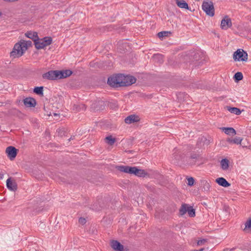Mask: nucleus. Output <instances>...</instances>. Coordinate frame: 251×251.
I'll list each match as a JSON object with an SVG mask.
<instances>
[{"label":"nucleus","instance_id":"1","mask_svg":"<svg viewBox=\"0 0 251 251\" xmlns=\"http://www.w3.org/2000/svg\"><path fill=\"white\" fill-rule=\"evenodd\" d=\"M111 167L113 171L114 169H115L117 171L125 173H148V170L141 169L138 167L112 165Z\"/></svg>","mask_w":251,"mask_h":251},{"label":"nucleus","instance_id":"2","mask_svg":"<svg viewBox=\"0 0 251 251\" xmlns=\"http://www.w3.org/2000/svg\"><path fill=\"white\" fill-rule=\"evenodd\" d=\"M26 50L27 48H25V46L22 45L20 41L14 45L13 50L10 52V57L13 58H19L22 56Z\"/></svg>","mask_w":251,"mask_h":251},{"label":"nucleus","instance_id":"3","mask_svg":"<svg viewBox=\"0 0 251 251\" xmlns=\"http://www.w3.org/2000/svg\"><path fill=\"white\" fill-rule=\"evenodd\" d=\"M202 9L207 15L211 17L214 15V7L212 1H204L202 4Z\"/></svg>","mask_w":251,"mask_h":251},{"label":"nucleus","instance_id":"4","mask_svg":"<svg viewBox=\"0 0 251 251\" xmlns=\"http://www.w3.org/2000/svg\"><path fill=\"white\" fill-rule=\"evenodd\" d=\"M119 76L121 79V86H127L131 85V84L135 83L136 79L130 75H125L122 74H119Z\"/></svg>","mask_w":251,"mask_h":251},{"label":"nucleus","instance_id":"5","mask_svg":"<svg viewBox=\"0 0 251 251\" xmlns=\"http://www.w3.org/2000/svg\"><path fill=\"white\" fill-rule=\"evenodd\" d=\"M233 58L235 61H247L248 53L243 49H238L234 52Z\"/></svg>","mask_w":251,"mask_h":251},{"label":"nucleus","instance_id":"6","mask_svg":"<svg viewBox=\"0 0 251 251\" xmlns=\"http://www.w3.org/2000/svg\"><path fill=\"white\" fill-rule=\"evenodd\" d=\"M107 83L112 87L118 88L121 87V79L119 76V74L112 75L108 77Z\"/></svg>","mask_w":251,"mask_h":251},{"label":"nucleus","instance_id":"7","mask_svg":"<svg viewBox=\"0 0 251 251\" xmlns=\"http://www.w3.org/2000/svg\"><path fill=\"white\" fill-rule=\"evenodd\" d=\"M173 158V160L175 163L179 164L181 162H184L185 160H187V157L184 156L183 154H182L180 151H178L176 149H175L174 150Z\"/></svg>","mask_w":251,"mask_h":251},{"label":"nucleus","instance_id":"8","mask_svg":"<svg viewBox=\"0 0 251 251\" xmlns=\"http://www.w3.org/2000/svg\"><path fill=\"white\" fill-rule=\"evenodd\" d=\"M43 79L49 80H54L58 79V70L49 71L44 73L42 75Z\"/></svg>","mask_w":251,"mask_h":251},{"label":"nucleus","instance_id":"9","mask_svg":"<svg viewBox=\"0 0 251 251\" xmlns=\"http://www.w3.org/2000/svg\"><path fill=\"white\" fill-rule=\"evenodd\" d=\"M49 176L54 179L55 181L58 182H66V183H70V182L65 177L66 176L65 174H61L62 176H60L58 175V174H48Z\"/></svg>","mask_w":251,"mask_h":251},{"label":"nucleus","instance_id":"10","mask_svg":"<svg viewBox=\"0 0 251 251\" xmlns=\"http://www.w3.org/2000/svg\"><path fill=\"white\" fill-rule=\"evenodd\" d=\"M5 152L8 157L11 160H13L15 158L17 154L18 150H17L14 147L9 146L6 149Z\"/></svg>","mask_w":251,"mask_h":251},{"label":"nucleus","instance_id":"11","mask_svg":"<svg viewBox=\"0 0 251 251\" xmlns=\"http://www.w3.org/2000/svg\"><path fill=\"white\" fill-rule=\"evenodd\" d=\"M7 188L12 191H16L18 189L17 184L15 179L11 177H9L6 180Z\"/></svg>","mask_w":251,"mask_h":251},{"label":"nucleus","instance_id":"12","mask_svg":"<svg viewBox=\"0 0 251 251\" xmlns=\"http://www.w3.org/2000/svg\"><path fill=\"white\" fill-rule=\"evenodd\" d=\"M231 26L232 22L231 19L227 16H226L221 21V28L222 29L226 30L228 28L231 27Z\"/></svg>","mask_w":251,"mask_h":251},{"label":"nucleus","instance_id":"13","mask_svg":"<svg viewBox=\"0 0 251 251\" xmlns=\"http://www.w3.org/2000/svg\"><path fill=\"white\" fill-rule=\"evenodd\" d=\"M110 246L115 251H124V246L117 240H112L110 242Z\"/></svg>","mask_w":251,"mask_h":251},{"label":"nucleus","instance_id":"14","mask_svg":"<svg viewBox=\"0 0 251 251\" xmlns=\"http://www.w3.org/2000/svg\"><path fill=\"white\" fill-rule=\"evenodd\" d=\"M25 105L27 107H34L36 104V100L32 98H26L23 100Z\"/></svg>","mask_w":251,"mask_h":251},{"label":"nucleus","instance_id":"15","mask_svg":"<svg viewBox=\"0 0 251 251\" xmlns=\"http://www.w3.org/2000/svg\"><path fill=\"white\" fill-rule=\"evenodd\" d=\"M140 121L139 116L136 115H130L125 119V122L127 124L138 122Z\"/></svg>","mask_w":251,"mask_h":251},{"label":"nucleus","instance_id":"16","mask_svg":"<svg viewBox=\"0 0 251 251\" xmlns=\"http://www.w3.org/2000/svg\"><path fill=\"white\" fill-rule=\"evenodd\" d=\"M72 71L70 70L62 71L58 70V79L66 78L68 76H70L72 74Z\"/></svg>","mask_w":251,"mask_h":251},{"label":"nucleus","instance_id":"17","mask_svg":"<svg viewBox=\"0 0 251 251\" xmlns=\"http://www.w3.org/2000/svg\"><path fill=\"white\" fill-rule=\"evenodd\" d=\"M215 182L220 186L224 187H227L230 186L229 183L225 178L223 177H218L216 179Z\"/></svg>","mask_w":251,"mask_h":251},{"label":"nucleus","instance_id":"18","mask_svg":"<svg viewBox=\"0 0 251 251\" xmlns=\"http://www.w3.org/2000/svg\"><path fill=\"white\" fill-rule=\"evenodd\" d=\"M201 189L203 191L207 193L209 192L210 189L211 188V185L207 180H201Z\"/></svg>","mask_w":251,"mask_h":251},{"label":"nucleus","instance_id":"19","mask_svg":"<svg viewBox=\"0 0 251 251\" xmlns=\"http://www.w3.org/2000/svg\"><path fill=\"white\" fill-rule=\"evenodd\" d=\"M25 35L27 38L32 39L34 41V42H35V40H36V39L38 38L37 33L36 32L31 31H27L25 34Z\"/></svg>","mask_w":251,"mask_h":251},{"label":"nucleus","instance_id":"20","mask_svg":"<svg viewBox=\"0 0 251 251\" xmlns=\"http://www.w3.org/2000/svg\"><path fill=\"white\" fill-rule=\"evenodd\" d=\"M176 5L179 8L188 9V5L184 0H175Z\"/></svg>","mask_w":251,"mask_h":251},{"label":"nucleus","instance_id":"21","mask_svg":"<svg viewBox=\"0 0 251 251\" xmlns=\"http://www.w3.org/2000/svg\"><path fill=\"white\" fill-rule=\"evenodd\" d=\"M222 129L224 132L229 135H234L236 134V130L232 127H222Z\"/></svg>","mask_w":251,"mask_h":251},{"label":"nucleus","instance_id":"22","mask_svg":"<svg viewBox=\"0 0 251 251\" xmlns=\"http://www.w3.org/2000/svg\"><path fill=\"white\" fill-rule=\"evenodd\" d=\"M34 45L35 48L38 50L43 49L45 47V45L43 44L42 39H39V38L35 40Z\"/></svg>","mask_w":251,"mask_h":251},{"label":"nucleus","instance_id":"23","mask_svg":"<svg viewBox=\"0 0 251 251\" xmlns=\"http://www.w3.org/2000/svg\"><path fill=\"white\" fill-rule=\"evenodd\" d=\"M188 206H189L186 203H183L181 205V206L179 210V212L180 215L183 216L187 212Z\"/></svg>","mask_w":251,"mask_h":251},{"label":"nucleus","instance_id":"24","mask_svg":"<svg viewBox=\"0 0 251 251\" xmlns=\"http://www.w3.org/2000/svg\"><path fill=\"white\" fill-rule=\"evenodd\" d=\"M105 142L108 145L112 146L116 142V138H113L111 135L106 137L104 139Z\"/></svg>","mask_w":251,"mask_h":251},{"label":"nucleus","instance_id":"25","mask_svg":"<svg viewBox=\"0 0 251 251\" xmlns=\"http://www.w3.org/2000/svg\"><path fill=\"white\" fill-rule=\"evenodd\" d=\"M198 156L197 154H194L188 157V164L193 165L195 164L198 159Z\"/></svg>","mask_w":251,"mask_h":251},{"label":"nucleus","instance_id":"26","mask_svg":"<svg viewBox=\"0 0 251 251\" xmlns=\"http://www.w3.org/2000/svg\"><path fill=\"white\" fill-rule=\"evenodd\" d=\"M227 109L231 113L235 114L237 115H240L241 113L240 109L236 107L227 106Z\"/></svg>","mask_w":251,"mask_h":251},{"label":"nucleus","instance_id":"27","mask_svg":"<svg viewBox=\"0 0 251 251\" xmlns=\"http://www.w3.org/2000/svg\"><path fill=\"white\" fill-rule=\"evenodd\" d=\"M221 165L223 169L226 170L229 166V161L227 159H223L221 161Z\"/></svg>","mask_w":251,"mask_h":251},{"label":"nucleus","instance_id":"28","mask_svg":"<svg viewBox=\"0 0 251 251\" xmlns=\"http://www.w3.org/2000/svg\"><path fill=\"white\" fill-rule=\"evenodd\" d=\"M43 44L45 45V47L50 45L52 43V39L50 37H45L42 39Z\"/></svg>","mask_w":251,"mask_h":251},{"label":"nucleus","instance_id":"29","mask_svg":"<svg viewBox=\"0 0 251 251\" xmlns=\"http://www.w3.org/2000/svg\"><path fill=\"white\" fill-rule=\"evenodd\" d=\"M245 227L244 230L245 231H251V218L248 220L245 224Z\"/></svg>","mask_w":251,"mask_h":251},{"label":"nucleus","instance_id":"30","mask_svg":"<svg viewBox=\"0 0 251 251\" xmlns=\"http://www.w3.org/2000/svg\"><path fill=\"white\" fill-rule=\"evenodd\" d=\"M34 92L37 95L43 96V87H36L34 88Z\"/></svg>","mask_w":251,"mask_h":251},{"label":"nucleus","instance_id":"31","mask_svg":"<svg viewBox=\"0 0 251 251\" xmlns=\"http://www.w3.org/2000/svg\"><path fill=\"white\" fill-rule=\"evenodd\" d=\"M187 212L190 217H194L196 216L195 209L192 206H188Z\"/></svg>","mask_w":251,"mask_h":251},{"label":"nucleus","instance_id":"32","mask_svg":"<svg viewBox=\"0 0 251 251\" xmlns=\"http://www.w3.org/2000/svg\"><path fill=\"white\" fill-rule=\"evenodd\" d=\"M32 176L38 180H43L45 177L44 174H32Z\"/></svg>","mask_w":251,"mask_h":251},{"label":"nucleus","instance_id":"33","mask_svg":"<svg viewBox=\"0 0 251 251\" xmlns=\"http://www.w3.org/2000/svg\"><path fill=\"white\" fill-rule=\"evenodd\" d=\"M74 108L77 111H80L81 110H85L86 109V107L84 104H81L78 105H74Z\"/></svg>","mask_w":251,"mask_h":251},{"label":"nucleus","instance_id":"34","mask_svg":"<svg viewBox=\"0 0 251 251\" xmlns=\"http://www.w3.org/2000/svg\"><path fill=\"white\" fill-rule=\"evenodd\" d=\"M243 78V74L241 72H237L234 75V78L236 81H239L242 80Z\"/></svg>","mask_w":251,"mask_h":251},{"label":"nucleus","instance_id":"35","mask_svg":"<svg viewBox=\"0 0 251 251\" xmlns=\"http://www.w3.org/2000/svg\"><path fill=\"white\" fill-rule=\"evenodd\" d=\"M186 178L187 179V180L188 181L187 184L188 186H192L194 185L195 179L193 177H188V176H187L186 177Z\"/></svg>","mask_w":251,"mask_h":251},{"label":"nucleus","instance_id":"36","mask_svg":"<svg viewBox=\"0 0 251 251\" xmlns=\"http://www.w3.org/2000/svg\"><path fill=\"white\" fill-rule=\"evenodd\" d=\"M169 33L170 32L163 31L158 33L157 36L159 38H161L164 37L168 36Z\"/></svg>","mask_w":251,"mask_h":251},{"label":"nucleus","instance_id":"37","mask_svg":"<svg viewBox=\"0 0 251 251\" xmlns=\"http://www.w3.org/2000/svg\"><path fill=\"white\" fill-rule=\"evenodd\" d=\"M56 131L58 135L60 136H65L66 133V130L64 128H58Z\"/></svg>","mask_w":251,"mask_h":251},{"label":"nucleus","instance_id":"38","mask_svg":"<svg viewBox=\"0 0 251 251\" xmlns=\"http://www.w3.org/2000/svg\"><path fill=\"white\" fill-rule=\"evenodd\" d=\"M141 178L149 177V174H130Z\"/></svg>","mask_w":251,"mask_h":251},{"label":"nucleus","instance_id":"39","mask_svg":"<svg viewBox=\"0 0 251 251\" xmlns=\"http://www.w3.org/2000/svg\"><path fill=\"white\" fill-rule=\"evenodd\" d=\"M20 43L22 44V45L25 46V48H27L28 46L31 45V42L30 41H25L24 40H22L20 41Z\"/></svg>","mask_w":251,"mask_h":251},{"label":"nucleus","instance_id":"40","mask_svg":"<svg viewBox=\"0 0 251 251\" xmlns=\"http://www.w3.org/2000/svg\"><path fill=\"white\" fill-rule=\"evenodd\" d=\"M242 141V138L236 137L234 139H232V144H240Z\"/></svg>","mask_w":251,"mask_h":251},{"label":"nucleus","instance_id":"41","mask_svg":"<svg viewBox=\"0 0 251 251\" xmlns=\"http://www.w3.org/2000/svg\"><path fill=\"white\" fill-rule=\"evenodd\" d=\"M153 59L154 60L158 59L160 61V63L163 62V56L161 54H157L153 56Z\"/></svg>","mask_w":251,"mask_h":251},{"label":"nucleus","instance_id":"42","mask_svg":"<svg viewBox=\"0 0 251 251\" xmlns=\"http://www.w3.org/2000/svg\"><path fill=\"white\" fill-rule=\"evenodd\" d=\"M206 242H207V239H206L199 240L197 242V245L201 246V245H203Z\"/></svg>","mask_w":251,"mask_h":251},{"label":"nucleus","instance_id":"43","mask_svg":"<svg viewBox=\"0 0 251 251\" xmlns=\"http://www.w3.org/2000/svg\"><path fill=\"white\" fill-rule=\"evenodd\" d=\"M79 223H80L82 225H84L86 222V220L85 218H82V217H80L79 219Z\"/></svg>","mask_w":251,"mask_h":251},{"label":"nucleus","instance_id":"44","mask_svg":"<svg viewBox=\"0 0 251 251\" xmlns=\"http://www.w3.org/2000/svg\"><path fill=\"white\" fill-rule=\"evenodd\" d=\"M5 2H15L17 1L18 0H3Z\"/></svg>","mask_w":251,"mask_h":251},{"label":"nucleus","instance_id":"45","mask_svg":"<svg viewBox=\"0 0 251 251\" xmlns=\"http://www.w3.org/2000/svg\"><path fill=\"white\" fill-rule=\"evenodd\" d=\"M85 201L82 202V204L84 205L85 206H86V204L88 203L87 199H84Z\"/></svg>","mask_w":251,"mask_h":251},{"label":"nucleus","instance_id":"46","mask_svg":"<svg viewBox=\"0 0 251 251\" xmlns=\"http://www.w3.org/2000/svg\"><path fill=\"white\" fill-rule=\"evenodd\" d=\"M226 141L227 142H228L229 143H230V144H232V139H230V138H227L226 139Z\"/></svg>","mask_w":251,"mask_h":251},{"label":"nucleus","instance_id":"47","mask_svg":"<svg viewBox=\"0 0 251 251\" xmlns=\"http://www.w3.org/2000/svg\"><path fill=\"white\" fill-rule=\"evenodd\" d=\"M3 176V174H0V179H2Z\"/></svg>","mask_w":251,"mask_h":251},{"label":"nucleus","instance_id":"48","mask_svg":"<svg viewBox=\"0 0 251 251\" xmlns=\"http://www.w3.org/2000/svg\"><path fill=\"white\" fill-rule=\"evenodd\" d=\"M204 250V248H201V249H200L199 251H203Z\"/></svg>","mask_w":251,"mask_h":251},{"label":"nucleus","instance_id":"49","mask_svg":"<svg viewBox=\"0 0 251 251\" xmlns=\"http://www.w3.org/2000/svg\"><path fill=\"white\" fill-rule=\"evenodd\" d=\"M2 15V12L0 11V17Z\"/></svg>","mask_w":251,"mask_h":251},{"label":"nucleus","instance_id":"50","mask_svg":"<svg viewBox=\"0 0 251 251\" xmlns=\"http://www.w3.org/2000/svg\"><path fill=\"white\" fill-rule=\"evenodd\" d=\"M96 210H99V209L98 208H96Z\"/></svg>","mask_w":251,"mask_h":251},{"label":"nucleus","instance_id":"51","mask_svg":"<svg viewBox=\"0 0 251 251\" xmlns=\"http://www.w3.org/2000/svg\"><path fill=\"white\" fill-rule=\"evenodd\" d=\"M71 139H72V138H70V139H69V141H70Z\"/></svg>","mask_w":251,"mask_h":251}]
</instances>
